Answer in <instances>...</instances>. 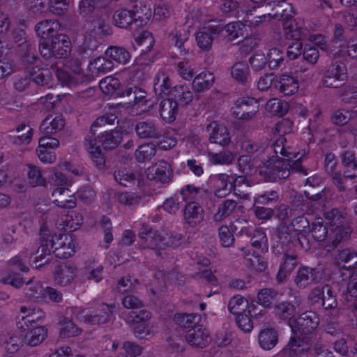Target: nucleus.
I'll return each instance as SVG.
<instances>
[{"label":"nucleus","instance_id":"f257e3e1","mask_svg":"<svg viewBox=\"0 0 357 357\" xmlns=\"http://www.w3.org/2000/svg\"><path fill=\"white\" fill-rule=\"evenodd\" d=\"M322 221L321 218H316L311 229H308L309 222L307 218L303 216L298 217L292 221L294 229L290 230L285 226H281L278 231V237L282 243L292 242L295 245H299L301 248L307 250L309 243L304 234L310 231L317 241H322L326 238L328 231Z\"/></svg>","mask_w":357,"mask_h":357},{"label":"nucleus","instance_id":"f03ea898","mask_svg":"<svg viewBox=\"0 0 357 357\" xmlns=\"http://www.w3.org/2000/svg\"><path fill=\"white\" fill-rule=\"evenodd\" d=\"M237 167L239 172L249 176L253 175L259 167L260 174L267 176L272 181L287 178L291 173L288 165L278 155L271 157L266 162H262L261 166L255 158L243 155L237 160Z\"/></svg>","mask_w":357,"mask_h":357},{"label":"nucleus","instance_id":"7ed1b4c3","mask_svg":"<svg viewBox=\"0 0 357 357\" xmlns=\"http://www.w3.org/2000/svg\"><path fill=\"white\" fill-rule=\"evenodd\" d=\"M292 126V122L287 119H282L275 125V130L280 137L273 143L271 149L276 154V156L280 153L284 157L282 160H284L288 165L290 172H296L306 175V169L301 165V162L303 154L294 151L288 144L287 139L282 136L291 132Z\"/></svg>","mask_w":357,"mask_h":357},{"label":"nucleus","instance_id":"20e7f679","mask_svg":"<svg viewBox=\"0 0 357 357\" xmlns=\"http://www.w3.org/2000/svg\"><path fill=\"white\" fill-rule=\"evenodd\" d=\"M114 309V305L102 303L89 309L73 307L70 308V312L73 319L79 321L87 326H93L108 323Z\"/></svg>","mask_w":357,"mask_h":357},{"label":"nucleus","instance_id":"39448f33","mask_svg":"<svg viewBox=\"0 0 357 357\" xmlns=\"http://www.w3.org/2000/svg\"><path fill=\"white\" fill-rule=\"evenodd\" d=\"M277 7L278 8H282V13H280L278 9H277L275 12H268L260 15H254L252 12L255 11V7L252 10H247L244 19L246 26L251 29H259L268 24L273 19L283 20L293 17L294 12L291 4L287 2H283L282 3L279 2L277 4Z\"/></svg>","mask_w":357,"mask_h":357},{"label":"nucleus","instance_id":"423d86ee","mask_svg":"<svg viewBox=\"0 0 357 357\" xmlns=\"http://www.w3.org/2000/svg\"><path fill=\"white\" fill-rule=\"evenodd\" d=\"M84 29L83 42L79 47L82 53L95 50L98 46V39L112 33L110 26L100 17L87 21Z\"/></svg>","mask_w":357,"mask_h":357},{"label":"nucleus","instance_id":"0eeeda50","mask_svg":"<svg viewBox=\"0 0 357 357\" xmlns=\"http://www.w3.org/2000/svg\"><path fill=\"white\" fill-rule=\"evenodd\" d=\"M139 238L144 248L163 249L167 246L177 245L181 239V235L161 234L157 231H153L149 226H143L139 232Z\"/></svg>","mask_w":357,"mask_h":357},{"label":"nucleus","instance_id":"6e6552de","mask_svg":"<svg viewBox=\"0 0 357 357\" xmlns=\"http://www.w3.org/2000/svg\"><path fill=\"white\" fill-rule=\"evenodd\" d=\"M71 50V44L69 38L60 33L52 39L39 43L40 55L46 60L52 58L61 59L68 55Z\"/></svg>","mask_w":357,"mask_h":357},{"label":"nucleus","instance_id":"1a4fd4ad","mask_svg":"<svg viewBox=\"0 0 357 357\" xmlns=\"http://www.w3.org/2000/svg\"><path fill=\"white\" fill-rule=\"evenodd\" d=\"M50 243L55 256L60 259H68L76 252L77 243L75 236L71 234L63 233L53 236L51 234Z\"/></svg>","mask_w":357,"mask_h":357},{"label":"nucleus","instance_id":"9d476101","mask_svg":"<svg viewBox=\"0 0 357 357\" xmlns=\"http://www.w3.org/2000/svg\"><path fill=\"white\" fill-rule=\"evenodd\" d=\"M319 319L313 311H306L296 319L289 321V326L295 335L312 333L318 326Z\"/></svg>","mask_w":357,"mask_h":357},{"label":"nucleus","instance_id":"9b49d317","mask_svg":"<svg viewBox=\"0 0 357 357\" xmlns=\"http://www.w3.org/2000/svg\"><path fill=\"white\" fill-rule=\"evenodd\" d=\"M312 337V335L310 338ZM309 339L310 337L294 334L289 339L288 344L278 355V357H308L311 345Z\"/></svg>","mask_w":357,"mask_h":357},{"label":"nucleus","instance_id":"f8f14e48","mask_svg":"<svg viewBox=\"0 0 357 357\" xmlns=\"http://www.w3.org/2000/svg\"><path fill=\"white\" fill-rule=\"evenodd\" d=\"M223 30L220 24H215L211 22L199 27L195 33L197 46L202 51H208L211 47L215 36Z\"/></svg>","mask_w":357,"mask_h":357},{"label":"nucleus","instance_id":"ddd939ff","mask_svg":"<svg viewBox=\"0 0 357 357\" xmlns=\"http://www.w3.org/2000/svg\"><path fill=\"white\" fill-rule=\"evenodd\" d=\"M259 105L252 98L243 97L236 100L231 108L233 115L238 119L250 120L258 113Z\"/></svg>","mask_w":357,"mask_h":357},{"label":"nucleus","instance_id":"4468645a","mask_svg":"<svg viewBox=\"0 0 357 357\" xmlns=\"http://www.w3.org/2000/svg\"><path fill=\"white\" fill-rule=\"evenodd\" d=\"M51 231L47 225H43L40 228V239L38 243V250L36 252L34 262L37 268L48 263L51 258L52 249L50 243Z\"/></svg>","mask_w":357,"mask_h":357},{"label":"nucleus","instance_id":"2eb2a0df","mask_svg":"<svg viewBox=\"0 0 357 357\" xmlns=\"http://www.w3.org/2000/svg\"><path fill=\"white\" fill-rule=\"evenodd\" d=\"M82 73L81 61L79 59L71 58L66 61L65 70L56 71V76L63 84L71 86L78 82Z\"/></svg>","mask_w":357,"mask_h":357},{"label":"nucleus","instance_id":"dca6fc26","mask_svg":"<svg viewBox=\"0 0 357 357\" xmlns=\"http://www.w3.org/2000/svg\"><path fill=\"white\" fill-rule=\"evenodd\" d=\"M59 146L57 139L44 136L38 139L36 153L40 160L43 163L52 164L56 161L54 150Z\"/></svg>","mask_w":357,"mask_h":357},{"label":"nucleus","instance_id":"f3484780","mask_svg":"<svg viewBox=\"0 0 357 357\" xmlns=\"http://www.w3.org/2000/svg\"><path fill=\"white\" fill-rule=\"evenodd\" d=\"M347 79V68L344 64L333 63L325 73L323 84L326 87L338 88Z\"/></svg>","mask_w":357,"mask_h":357},{"label":"nucleus","instance_id":"a211bd4d","mask_svg":"<svg viewBox=\"0 0 357 357\" xmlns=\"http://www.w3.org/2000/svg\"><path fill=\"white\" fill-rule=\"evenodd\" d=\"M77 275V268L71 264H65L56 268L54 273V281L58 286L70 287Z\"/></svg>","mask_w":357,"mask_h":357},{"label":"nucleus","instance_id":"6ab92c4d","mask_svg":"<svg viewBox=\"0 0 357 357\" xmlns=\"http://www.w3.org/2000/svg\"><path fill=\"white\" fill-rule=\"evenodd\" d=\"M145 174L149 180L162 183H168L172 178L170 165L164 160H160L149 167Z\"/></svg>","mask_w":357,"mask_h":357},{"label":"nucleus","instance_id":"aec40b11","mask_svg":"<svg viewBox=\"0 0 357 357\" xmlns=\"http://www.w3.org/2000/svg\"><path fill=\"white\" fill-rule=\"evenodd\" d=\"M206 131L208 134V140L212 144L227 146L231 142V137L227 128L215 121L210 123L206 126Z\"/></svg>","mask_w":357,"mask_h":357},{"label":"nucleus","instance_id":"412c9836","mask_svg":"<svg viewBox=\"0 0 357 357\" xmlns=\"http://www.w3.org/2000/svg\"><path fill=\"white\" fill-rule=\"evenodd\" d=\"M183 218L190 227H196L204 220V211L198 202H189L183 209Z\"/></svg>","mask_w":357,"mask_h":357},{"label":"nucleus","instance_id":"4be33fe9","mask_svg":"<svg viewBox=\"0 0 357 357\" xmlns=\"http://www.w3.org/2000/svg\"><path fill=\"white\" fill-rule=\"evenodd\" d=\"M185 338L194 347H205L210 342L208 331L201 325L188 330Z\"/></svg>","mask_w":357,"mask_h":357},{"label":"nucleus","instance_id":"5701e85b","mask_svg":"<svg viewBox=\"0 0 357 357\" xmlns=\"http://www.w3.org/2000/svg\"><path fill=\"white\" fill-rule=\"evenodd\" d=\"M274 87L284 96H292L298 90V80L293 76L282 74L275 77Z\"/></svg>","mask_w":357,"mask_h":357},{"label":"nucleus","instance_id":"b1692460","mask_svg":"<svg viewBox=\"0 0 357 357\" xmlns=\"http://www.w3.org/2000/svg\"><path fill=\"white\" fill-rule=\"evenodd\" d=\"M243 252V264L248 269L257 272H262L266 268V263L250 246L241 248Z\"/></svg>","mask_w":357,"mask_h":357},{"label":"nucleus","instance_id":"393cba45","mask_svg":"<svg viewBox=\"0 0 357 357\" xmlns=\"http://www.w3.org/2000/svg\"><path fill=\"white\" fill-rule=\"evenodd\" d=\"M60 29V24L58 21L54 20H45L36 24L35 30L37 35L40 38V42L44 40L48 41L55 36L59 35L58 31Z\"/></svg>","mask_w":357,"mask_h":357},{"label":"nucleus","instance_id":"a878e982","mask_svg":"<svg viewBox=\"0 0 357 357\" xmlns=\"http://www.w3.org/2000/svg\"><path fill=\"white\" fill-rule=\"evenodd\" d=\"M65 126V120L61 114L48 115L40 123V130L46 135H54Z\"/></svg>","mask_w":357,"mask_h":357},{"label":"nucleus","instance_id":"bb28decb","mask_svg":"<svg viewBox=\"0 0 357 357\" xmlns=\"http://www.w3.org/2000/svg\"><path fill=\"white\" fill-rule=\"evenodd\" d=\"M93 135L91 133V136L85 138L84 147L96 167L100 169L105 166V160L97 139L93 137Z\"/></svg>","mask_w":357,"mask_h":357},{"label":"nucleus","instance_id":"cd10ccee","mask_svg":"<svg viewBox=\"0 0 357 357\" xmlns=\"http://www.w3.org/2000/svg\"><path fill=\"white\" fill-rule=\"evenodd\" d=\"M70 191L66 187L55 188L52 192L53 203L60 208H73L76 206V202L71 199Z\"/></svg>","mask_w":357,"mask_h":357},{"label":"nucleus","instance_id":"c85d7f7f","mask_svg":"<svg viewBox=\"0 0 357 357\" xmlns=\"http://www.w3.org/2000/svg\"><path fill=\"white\" fill-rule=\"evenodd\" d=\"M285 20L283 24L284 36L287 39L300 42L305 36V29L303 27L301 23H298L296 20Z\"/></svg>","mask_w":357,"mask_h":357},{"label":"nucleus","instance_id":"c756f323","mask_svg":"<svg viewBox=\"0 0 357 357\" xmlns=\"http://www.w3.org/2000/svg\"><path fill=\"white\" fill-rule=\"evenodd\" d=\"M319 277V273L316 269L302 267L298 271L294 281L299 288H305L310 284L317 282Z\"/></svg>","mask_w":357,"mask_h":357},{"label":"nucleus","instance_id":"7c9ffc66","mask_svg":"<svg viewBox=\"0 0 357 357\" xmlns=\"http://www.w3.org/2000/svg\"><path fill=\"white\" fill-rule=\"evenodd\" d=\"M278 333L272 327H266L261 330L258 335L260 347L264 350L272 349L278 343Z\"/></svg>","mask_w":357,"mask_h":357},{"label":"nucleus","instance_id":"2f4dec72","mask_svg":"<svg viewBox=\"0 0 357 357\" xmlns=\"http://www.w3.org/2000/svg\"><path fill=\"white\" fill-rule=\"evenodd\" d=\"M258 305L257 303L252 302L249 303L248 305L247 312L248 314H239L236 316V323L238 327L245 332H250L253 328V324L250 319V317H257L258 314L261 313V310L259 312H255V310L257 308Z\"/></svg>","mask_w":357,"mask_h":357},{"label":"nucleus","instance_id":"473e14b6","mask_svg":"<svg viewBox=\"0 0 357 357\" xmlns=\"http://www.w3.org/2000/svg\"><path fill=\"white\" fill-rule=\"evenodd\" d=\"M147 93L137 89L133 92V103L132 105L133 112L136 114L149 111L153 106V102L147 98Z\"/></svg>","mask_w":357,"mask_h":357},{"label":"nucleus","instance_id":"72a5a7b5","mask_svg":"<svg viewBox=\"0 0 357 357\" xmlns=\"http://www.w3.org/2000/svg\"><path fill=\"white\" fill-rule=\"evenodd\" d=\"M160 115L167 123H172L176 119L178 113V102L172 99H164L160 103Z\"/></svg>","mask_w":357,"mask_h":357},{"label":"nucleus","instance_id":"f704fd0d","mask_svg":"<svg viewBox=\"0 0 357 357\" xmlns=\"http://www.w3.org/2000/svg\"><path fill=\"white\" fill-rule=\"evenodd\" d=\"M134 24L137 27L142 26L148 23L152 16V11L149 6L146 4L136 5L131 11Z\"/></svg>","mask_w":357,"mask_h":357},{"label":"nucleus","instance_id":"c9c22d12","mask_svg":"<svg viewBox=\"0 0 357 357\" xmlns=\"http://www.w3.org/2000/svg\"><path fill=\"white\" fill-rule=\"evenodd\" d=\"M154 90L159 95H168L172 93V82L169 75L164 70H159L154 79Z\"/></svg>","mask_w":357,"mask_h":357},{"label":"nucleus","instance_id":"e433bc0d","mask_svg":"<svg viewBox=\"0 0 357 357\" xmlns=\"http://www.w3.org/2000/svg\"><path fill=\"white\" fill-rule=\"evenodd\" d=\"M297 264L296 257L294 255L285 254L283 261L280 266L276 278L279 282H282L290 275Z\"/></svg>","mask_w":357,"mask_h":357},{"label":"nucleus","instance_id":"4c0bfd02","mask_svg":"<svg viewBox=\"0 0 357 357\" xmlns=\"http://www.w3.org/2000/svg\"><path fill=\"white\" fill-rule=\"evenodd\" d=\"M215 81L213 73L204 71L197 75L192 82V88L197 92L204 91L210 89Z\"/></svg>","mask_w":357,"mask_h":357},{"label":"nucleus","instance_id":"58836bf2","mask_svg":"<svg viewBox=\"0 0 357 357\" xmlns=\"http://www.w3.org/2000/svg\"><path fill=\"white\" fill-rule=\"evenodd\" d=\"M106 56L117 62L119 64H127L131 59L130 53L122 47L111 46L105 52Z\"/></svg>","mask_w":357,"mask_h":357},{"label":"nucleus","instance_id":"ea45409f","mask_svg":"<svg viewBox=\"0 0 357 357\" xmlns=\"http://www.w3.org/2000/svg\"><path fill=\"white\" fill-rule=\"evenodd\" d=\"M215 195L220 197L226 196L233 188V184L229 181V175L219 174L214 176Z\"/></svg>","mask_w":357,"mask_h":357},{"label":"nucleus","instance_id":"a19ab883","mask_svg":"<svg viewBox=\"0 0 357 357\" xmlns=\"http://www.w3.org/2000/svg\"><path fill=\"white\" fill-rule=\"evenodd\" d=\"M324 163L326 172L332 174L333 183L337 187L340 191H344L345 188L342 184V176L340 173L334 172L336 166L335 155L332 153L327 154L325 157Z\"/></svg>","mask_w":357,"mask_h":357},{"label":"nucleus","instance_id":"79ce46f5","mask_svg":"<svg viewBox=\"0 0 357 357\" xmlns=\"http://www.w3.org/2000/svg\"><path fill=\"white\" fill-rule=\"evenodd\" d=\"M98 138V142L101 143L105 149H112L116 148L121 142L122 134L119 130H112L105 132Z\"/></svg>","mask_w":357,"mask_h":357},{"label":"nucleus","instance_id":"37998d69","mask_svg":"<svg viewBox=\"0 0 357 357\" xmlns=\"http://www.w3.org/2000/svg\"><path fill=\"white\" fill-rule=\"evenodd\" d=\"M113 68L112 61L105 57L100 56L90 61L89 68L93 74L102 75L110 71Z\"/></svg>","mask_w":357,"mask_h":357},{"label":"nucleus","instance_id":"c03bdc74","mask_svg":"<svg viewBox=\"0 0 357 357\" xmlns=\"http://www.w3.org/2000/svg\"><path fill=\"white\" fill-rule=\"evenodd\" d=\"M47 334V331L45 327H35L26 333L24 340L28 345L35 347L40 344L45 340Z\"/></svg>","mask_w":357,"mask_h":357},{"label":"nucleus","instance_id":"a18cd8bd","mask_svg":"<svg viewBox=\"0 0 357 357\" xmlns=\"http://www.w3.org/2000/svg\"><path fill=\"white\" fill-rule=\"evenodd\" d=\"M20 313L22 314V320L27 327L29 324L31 325L45 317V313L40 308H32L26 306L21 307Z\"/></svg>","mask_w":357,"mask_h":357},{"label":"nucleus","instance_id":"49530a36","mask_svg":"<svg viewBox=\"0 0 357 357\" xmlns=\"http://www.w3.org/2000/svg\"><path fill=\"white\" fill-rule=\"evenodd\" d=\"M137 135L141 138H154L158 136L155 123L151 121H140L135 126Z\"/></svg>","mask_w":357,"mask_h":357},{"label":"nucleus","instance_id":"de8ad7c7","mask_svg":"<svg viewBox=\"0 0 357 357\" xmlns=\"http://www.w3.org/2000/svg\"><path fill=\"white\" fill-rule=\"evenodd\" d=\"M174 321L181 327L192 328L199 326L198 324L201 321V316L197 313H178L174 315Z\"/></svg>","mask_w":357,"mask_h":357},{"label":"nucleus","instance_id":"09e8293b","mask_svg":"<svg viewBox=\"0 0 357 357\" xmlns=\"http://www.w3.org/2000/svg\"><path fill=\"white\" fill-rule=\"evenodd\" d=\"M236 202L231 199H227L218 205L217 211L214 213L213 219L216 222H220L229 216L235 210Z\"/></svg>","mask_w":357,"mask_h":357},{"label":"nucleus","instance_id":"8fccbe9b","mask_svg":"<svg viewBox=\"0 0 357 357\" xmlns=\"http://www.w3.org/2000/svg\"><path fill=\"white\" fill-rule=\"evenodd\" d=\"M288 109V103L278 98L269 100L265 105V109L268 113L279 116L286 114Z\"/></svg>","mask_w":357,"mask_h":357},{"label":"nucleus","instance_id":"3c124183","mask_svg":"<svg viewBox=\"0 0 357 357\" xmlns=\"http://www.w3.org/2000/svg\"><path fill=\"white\" fill-rule=\"evenodd\" d=\"M275 314L277 317L282 320H287L289 322L295 319L296 313L295 306L289 302H282L275 306Z\"/></svg>","mask_w":357,"mask_h":357},{"label":"nucleus","instance_id":"603ef678","mask_svg":"<svg viewBox=\"0 0 357 357\" xmlns=\"http://www.w3.org/2000/svg\"><path fill=\"white\" fill-rule=\"evenodd\" d=\"M172 96L176 99L178 105L185 106L193 100L192 92L186 86H176L172 91Z\"/></svg>","mask_w":357,"mask_h":357},{"label":"nucleus","instance_id":"864d4df0","mask_svg":"<svg viewBox=\"0 0 357 357\" xmlns=\"http://www.w3.org/2000/svg\"><path fill=\"white\" fill-rule=\"evenodd\" d=\"M208 160L213 165H229L234 160V154L229 151L225 150L219 153H208Z\"/></svg>","mask_w":357,"mask_h":357},{"label":"nucleus","instance_id":"5fc2aeb1","mask_svg":"<svg viewBox=\"0 0 357 357\" xmlns=\"http://www.w3.org/2000/svg\"><path fill=\"white\" fill-rule=\"evenodd\" d=\"M84 273L89 280L99 282L102 279L103 266L93 259L89 260L86 263Z\"/></svg>","mask_w":357,"mask_h":357},{"label":"nucleus","instance_id":"6e6d98bb","mask_svg":"<svg viewBox=\"0 0 357 357\" xmlns=\"http://www.w3.org/2000/svg\"><path fill=\"white\" fill-rule=\"evenodd\" d=\"M28 257L26 250L21 251L18 255L14 256L7 261V266L10 270H18L22 273H27L29 268L24 263L25 259Z\"/></svg>","mask_w":357,"mask_h":357},{"label":"nucleus","instance_id":"4d7b16f0","mask_svg":"<svg viewBox=\"0 0 357 357\" xmlns=\"http://www.w3.org/2000/svg\"><path fill=\"white\" fill-rule=\"evenodd\" d=\"M357 119L356 110H347L344 109H337L332 115L331 120L335 125L343 126L349 121H354Z\"/></svg>","mask_w":357,"mask_h":357},{"label":"nucleus","instance_id":"13d9d810","mask_svg":"<svg viewBox=\"0 0 357 357\" xmlns=\"http://www.w3.org/2000/svg\"><path fill=\"white\" fill-rule=\"evenodd\" d=\"M246 26L245 22H234L227 24L223 29L225 31V37L229 40H233L238 37L243 36L245 27Z\"/></svg>","mask_w":357,"mask_h":357},{"label":"nucleus","instance_id":"bf43d9fd","mask_svg":"<svg viewBox=\"0 0 357 357\" xmlns=\"http://www.w3.org/2000/svg\"><path fill=\"white\" fill-rule=\"evenodd\" d=\"M113 20L114 24L120 28L126 29L134 24L132 12L126 9L116 10L113 16Z\"/></svg>","mask_w":357,"mask_h":357},{"label":"nucleus","instance_id":"052dcab7","mask_svg":"<svg viewBox=\"0 0 357 357\" xmlns=\"http://www.w3.org/2000/svg\"><path fill=\"white\" fill-rule=\"evenodd\" d=\"M82 330L77 327L73 320L67 318L60 322V336L63 338H68L80 335Z\"/></svg>","mask_w":357,"mask_h":357},{"label":"nucleus","instance_id":"680f3d73","mask_svg":"<svg viewBox=\"0 0 357 357\" xmlns=\"http://www.w3.org/2000/svg\"><path fill=\"white\" fill-rule=\"evenodd\" d=\"M24 284L26 287L24 289V292L27 298L37 299L44 295V289L41 283L39 281H34L33 278H30Z\"/></svg>","mask_w":357,"mask_h":357},{"label":"nucleus","instance_id":"e2e57ef3","mask_svg":"<svg viewBox=\"0 0 357 357\" xmlns=\"http://www.w3.org/2000/svg\"><path fill=\"white\" fill-rule=\"evenodd\" d=\"M249 75V68L244 62H237L231 68V75L233 79L241 84L247 82Z\"/></svg>","mask_w":357,"mask_h":357},{"label":"nucleus","instance_id":"0e129e2a","mask_svg":"<svg viewBox=\"0 0 357 357\" xmlns=\"http://www.w3.org/2000/svg\"><path fill=\"white\" fill-rule=\"evenodd\" d=\"M156 153V146L153 144H144L135 151V157L138 162H143L150 160Z\"/></svg>","mask_w":357,"mask_h":357},{"label":"nucleus","instance_id":"69168bd1","mask_svg":"<svg viewBox=\"0 0 357 357\" xmlns=\"http://www.w3.org/2000/svg\"><path fill=\"white\" fill-rule=\"evenodd\" d=\"M325 220L331 228L343 226L346 222L344 213L336 208L325 213Z\"/></svg>","mask_w":357,"mask_h":357},{"label":"nucleus","instance_id":"338daca9","mask_svg":"<svg viewBox=\"0 0 357 357\" xmlns=\"http://www.w3.org/2000/svg\"><path fill=\"white\" fill-rule=\"evenodd\" d=\"M27 167L28 181L29 183L32 187L42 186L46 184V179L43 177L41 171L38 167L33 165H29Z\"/></svg>","mask_w":357,"mask_h":357},{"label":"nucleus","instance_id":"774afa93","mask_svg":"<svg viewBox=\"0 0 357 357\" xmlns=\"http://www.w3.org/2000/svg\"><path fill=\"white\" fill-rule=\"evenodd\" d=\"M115 180L119 183V184L128 187L136 179V174L132 172L130 170L123 168L116 171L114 174Z\"/></svg>","mask_w":357,"mask_h":357}]
</instances>
